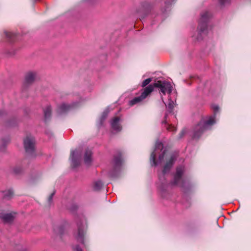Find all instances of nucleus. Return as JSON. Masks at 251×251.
Masks as SVG:
<instances>
[{
  "mask_svg": "<svg viewBox=\"0 0 251 251\" xmlns=\"http://www.w3.org/2000/svg\"><path fill=\"white\" fill-rule=\"evenodd\" d=\"M174 102L173 100H170L168 105L167 106V111L169 113H171L173 111L174 106Z\"/></svg>",
  "mask_w": 251,
  "mask_h": 251,
  "instance_id": "nucleus-20",
  "label": "nucleus"
},
{
  "mask_svg": "<svg viewBox=\"0 0 251 251\" xmlns=\"http://www.w3.org/2000/svg\"><path fill=\"white\" fill-rule=\"evenodd\" d=\"M210 17V14L208 11H205L201 15L198 28L199 34L201 36L206 33L207 23Z\"/></svg>",
  "mask_w": 251,
  "mask_h": 251,
  "instance_id": "nucleus-4",
  "label": "nucleus"
},
{
  "mask_svg": "<svg viewBox=\"0 0 251 251\" xmlns=\"http://www.w3.org/2000/svg\"><path fill=\"white\" fill-rule=\"evenodd\" d=\"M176 159V155L167 154L166 151L163 150V144L160 142H157L155 145L154 151L151 153L150 161L152 166H156L161 164L165 160L166 163L163 168V174L168 172Z\"/></svg>",
  "mask_w": 251,
  "mask_h": 251,
  "instance_id": "nucleus-1",
  "label": "nucleus"
},
{
  "mask_svg": "<svg viewBox=\"0 0 251 251\" xmlns=\"http://www.w3.org/2000/svg\"><path fill=\"white\" fill-rule=\"evenodd\" d=\"M74 251H82L81 249L78 246H76L75 248H74Z\"/></svg>",
  "mask_w": 251,
  "mask_h": 251,
  "instance_id": "nucleus-28",
  "label": "nucleus"
},
{
  "mask_svg": "<svg viewBox=\"0 0 251 251\" xmlns=\"http://www.w3.org/2000/svg\"><path fill=\"white\" fill-rule=\"evenodd\" d=\"M152 80V79L151 78H149L146 79H145L142 84V86L143 87H145L147 85H148Z\"/></svg>",
  "mask_w": 251,
  "mask_h": 251,
  "instance_id": "nucleus-22",
  "label": "nucleus"
},
{
  "mask_svg": "<svg viewBox=\"0 0 251 251\" xmlns=\"http://www.w3.org/2000/svg\"><path fill=\"white\" fill-rule=\"evenodd\" d=\"M162 123L163 124H164L165 127H166V129L168 131H172V132H175V131H176V127H175L174 126H172V125H170V124L167 123V114L165 115V116L164 117V120L163 121Z\"/></svg>",
  "mask_w": 251,
  "mask_h": 251,
  "instance_id": "nucleus-16",
  "label": "nucleus"
},
{
  "mask_svg": "<svg viewBox=\"0 0 251 251\" xmlns=\"http://www.w3.org/2000/svg\"><path fill=\"white\" fill-rule=\"evenodd\" d=\"M75 106V103H74L72 105L68 104L62 103L58 107V112L59 114L64 113L70 110Z\"/></svg>",
  "mask_w": 251,
  "mask_h": 251,
  "instance_id": "nucleus-11",
  "label": "nucleus"
},
{
  "mask_svg": "<svg viewBox=\"0 0 251 251\" xmlns=\"http://www.w3.org/2000/svg\"><path fill=\"white\" fill-rule=\"evenodd\" d=\"M175 0H165L167 4H169L174 1Z\"/></svg>",
  "mask_w": 251,
  "mask_h": 251,
  "instance_id": "nucleus-29",
  "label": "nucleus"
},
{
  "mask_svg": "<svg viewBox=\"0 0 251 251\" xmlns=\"http://www.w3.org/2000/svg\"><path fill=\"white\" fill-rule=\"evenodd\" d=\"M212 108H213V110L214 111V113H216V112L218 111L219 110V109L218 106L216 105H213L212 106Z\"/></svg>",
  "mask_w": 251,
  "mask_h": 251,
  "instance_id": "nucleus-27",
  "label": "nucleus"
},
{
  "mask_svg": "<svg viewBox=\"0 0 251 251\" xmlns=\"http://www.w3.org/2000/svg\"><path fill=\"white\" fill-rule=\"evenodd\" d=\"M197 38H198V40H199L201 38V37H198Z\"/></svg>",
  "mask_w": 251,
  "mask_h": 251,
  "instance_id": "nucleus-30",
  "label": "nucleus"
},
{
  "mask_svg": "<svg viewBox=\"0 0 251 251\" xmlns=\"http://www.w3.org/2000/svg\"><path fill=\"white\" fill-rule=\"evenodd\" d=\"M51 108L50 106H47L44 110V118L46 121H48L51 116Z\"/></svg>",
  "mask_w": 251,
  "mask_h": 251,
  "instance_id": "nucleus-17",
  "label": "nucleus"
},
{
  "mask_svg": "<svg viewBox=\"0 0 251 251\" xmlns=\"http://www.w3.org/2000/svg\"><path fill=\"white\" fill-rule=\"evenodd\" d=\"M215 123V116H211L202 119L195 127L193 135V138H198L202 132Z\"/></svg>",
  "mask_w": 251,
  "mask_h": 251,
  "instance_id": "nucleus-2",
  "label": "nucleus"
},
{
  "mask_svg": "<svg viewBox=\"0 0 251 251\" xmlns=\"http://www.w3.org/2000/svg\"><path fill=\"white\" fill-rule=\"evenodd\" d=\"M102 186H103L102 182L100 180H98L95 182L94 185V188L96 190H99L100 189H101V188L102 187Z\"/></svg>",
  "mask_w": 251,
  "mask_h": 251,
  "instance_id": "nucleus-19",
  "label": "nucleus"
},
{
  "mask_svg": "<svg viewBox=\"0 0 251 251\" xmlns=\"http://www.w3.org/2000/svg\"><path fill=\"white\" fill-rule=\"evenodd\" d=\"M13 213H7L4 214H0V218H1L5 222H10L14 218Z\"/></svg>",
  "mask_w": 251,
  "mask_h": 251,
  "instance_id": "nucleus-13",
  "label": "nucleus"
},
{
  "mask_svg": "<svg viewBox=\"0 0 251 251\" xmlns=\"http://www.w3.org/2000/svg\"><path fill=\"white\" fill-rule=\"evenodd\" d=\"M153 91V87L151 85H149L145 87L139 97H137L131 100L129 103L130 106H133L137 103L141 102Z\"/></svg>",
  "mask_w": 251,
  "mask_h": 251,
  "instance_id": "nucleus-5",
  "label": "nucleus"
},
{
  "mask_svg": "<svg viewBox=\"0 0 251 251\" xmlns=\"http://www.w3.org/2000/svg\"><path fill=\"white\" fill-rule=\"evenodd\" d=\"M153 87V90L155 87L160 89V94L165 95L166 94H170L172 92L173 86L170 82L166 81L158 80L153 84H150Z\"/></svg>",
  "mask_w": 251,
  "mask_h": 251,
  "instance_id": "nucleus-3",
  "label": "nucleus"
},
{
  "mask_svg": "<svg viewBox=\"0 0 251 251\" xmlns=\"http://www.w3.org/2000/svg\"><path fill=\"white\" fill-rule=\"evenodd\" d=\"M5 34L6 37L11 41H13V38L15 36V35L10 32H5Z\"/></svg>",
  "mask_w": 251,
  "mask_h": 251,
  "instance_id": "nucleus-21",
  "label": "nucleus"
},
{
  "mask_svg": "<svg viewBox=\"0 0 251 251\" xmlns=\"http://www.w3.org/2000/svg\"><path fill=\"white\" fill-rule=\"evenodd\" d=\"M115 167L116 169L120 167L122 163V159L121 157V155H120L117 157H115L114 159Z\"/></svg>",
  "mask_w": 251,
  "mask_h": 251,
  "instance_id": "nucleus-18",
  "label": "nucleus"
},
{
  "mask_svg": "<svg viewBox=\"0 0 251 251\" xmlns=\"http://www.w3.org/2000/svg\"><path fill=\"white\" fill-rule=\"evenodd\" d=\"M184 172V168L179 167L176 169V172L174 177L173 183L175 185H179L181 182V176Z\"/></svg>",
  "mask_w": 251,
  "mask_h": 251,
  "instance_id": "nucleus-9",
  "label": "nucleus"
},
{
  "mask_svg": "<svg viewBox=\"0 0 251 251\" xmlns=\"http://www.w3.org/2000/svg\"><path fill=\"white\" fill-rule=\"evenodd\" d=\"M109 112V110L108 109H106L102 113V115L101 116V122H102V121L104 120L105 118L106 117L108 113Z\"/></svg>",
  "mask_w": 251,
  "mask_h": 251,
  "instance_id": "nucleus-23",
  "label": "nucleus"
},
{
  "mask_svg": "<svg viewBox=\"0 0 251 251\" xmlns=\"http://www.w3.org/2000/svg\"><path fill=\"white\" fill-rule=\"evenodd\" d=\"M36 78V74L35 72H28L25 77V82L27 84L32 83Z\"/></svg>",
  "mask_w": 251,
  "mask_h": 251,
  "instance_id": "nucleus-12",
  "label": "nucleus"
},
{
  "mask_svg": "<svg viewBox=\"0 0 251 251\" xmlns=\"http://www.w3.org/2000/svg\"><path fill=\"white\" fill-rule=\"evenodd\" d=\"M81 152L79 150H75L71 152V159L72 166L75 168L78 166L80 163Z\"/></svg>",
  "mask_w": 251,
  "mask_h": 251,
  "instance_id": "nucleus-8",
  "label": "nucleus"
},
{
  "mask_svg": "<svg viewBox=\"0 0 251 251\" xmlns=\"http://www.w3.org/2000/svg\"><path fill=\"white\" fill-rule=\"evenodd\" d=\"M2 197L3 199L4 200H9L10 199L13 195V192L11 189L6 190L5 191H3L1 192Z\"/></svg>",
  "mask_w": 251,
  "mask_h": 251,
  "instance_id": "nucleus-15",
  "label": "nucleus"
},
{
  "mask_svg": "<svg viewBox=\"0 0 251 251\" xmlns=\"http://www.w3.org/2000/svg\"><path fill=\"white\" fill-rule=\"evenodd\" d=\"M121 119L120 117H116L114 118L111 122V126L113 130L116 132L120 131L122 127L120 125Z\"/></svg>",
  "mask_w": 251,
  "mask_h": 251,
  "instance_id": "nucleus-10",
  "label": "nucleus"
},
{
  "mask_svg": "<svg viewBox=\"0 0 251 251\" xmlns=\"http://www.w3.org/2000/svg\"><path fill=\"white\" fill-rule=\"evenodd\" d=\"M35 139L31 135H28L24 140V147L25 151L29 154H32L35 149Z\"/></svg>",
  "mask_w": 251,
  "mask_h": 251,
  "instance_id": "nucleus-6",
  "label": "nucleus"
},
{
  "mask_svg": "<svg viewBox=\"0 0 251 251\" xmlns=\"http://www.w3.org/2000/svg\"><path fill=\"white\" fill-rule=\"evenodd\" d=\"M186 129H183L181 130V131L180 132V133H179V138L180 139L181 138H182V137L184 136V135L186 133Z\"/></svg>",
  "mask_w": 251,
  "mask_h": 251,
  "instance_id": "nucleus-25",
  "label": "nucleus"
},
{
  "mask_svg": "<svg viewBox=\"0 0 251 251\" xmlns=\"http://www.w3.org/2000/svg\"><path fill=\"white\" fill-rule=\"evenodd\" d=\"M230 0H220V2L221 5H225L227 3H229Z\"/></svg>",
  "mask_w": 251,
  "mask_h": 251,
  "instance_id": "nucleus-24",
  "label": "nucleus"
},
{
  "mask_svg": "<svg viewBox=\"0 0 251 251\" xmlns=\"http://www.w3.org/2000/svg\"><path fill=\"white\" fill-rule=\"evenodd\" d=\"M78 231L75 237L77 240L83 243L84 242V237L85 234V228L86 222L85 220L82 221L80 223H77Z\"/></svg>",
  "mask_w": 251,
  "mask_h": 251,
  "instance_id": "nucleus-7",
  "label": "nucleus"
},
{
  "mask_svg": "<svg viewBox=\"0 0 251 251\" xmlns=\"http://www.w3.org/2000/svg\"><path fill=\"white\" fill-rule=\"evenodd\" d=\"M92 151L90 150L86 151L84 155V162L86 165H89L92 161Z\"/></svg>",
  "mask_w": 251,
  "mask_h": 251,
  "instance_id": "nucleus-14",
  "label": "nucleus"
},
{
  "mask_svg": "<svg viewBox=\"0 0 251 251\" xmlns=\"http://www.w3.org/2000/svg\"><path fill=\"white\" fill-rule=\"evenodd\" d=\"M55 192H53L50 195V196L48 198V202L49 203H50L51 201H52V197L54 194Z\"/></svg>",
  "mask_w": 251,
  "mask_h": 251,
  "instance_id": "nucleus-26",
  "label": "nucleus"
}]
</instances>
